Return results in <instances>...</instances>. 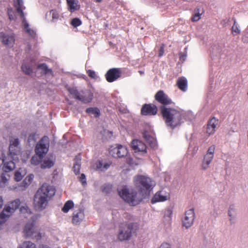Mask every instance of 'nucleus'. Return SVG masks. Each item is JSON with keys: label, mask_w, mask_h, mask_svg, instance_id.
I'll use <instances>...</instances> for the list:
<instances>
[{"label": "nucleus", "mask_w": 248, "mask_h": 248, "mask_svg": "<svg viewBox=\"0 0 248 248\" xmlns=\"http://www.w3.org/2000/svg\"><path fill=\"white\" fill-rule=\"evenodd\" d=\"M134 182L140 191L138 193L133 189L129 191L126 186H120L117 189L119 196L132 206L139 204L145 195L149 194V192L155 185L154 182L150 178L143 175L134 177Z\"/></svg>", "instance_id": "1"}, {"label": "nucleus", "mask_w": 248, "mask_h": 248, "mask_svg": "<svg viewBox=\"0 0 248 248\" xmlns=\"http://www.w3.org/2000/svg\"><path fill=\"white\" fill-rule=\"evenodd\" d=\"M160 109L167 126L173 129L179 126L184 122L185 114L184 111L167 106H161Z\"/></svg>", "instance_id": "2"}, {"label": "nucleus", "mask_w": 248, "mask_h": 248, "mask_svg": "<svg viewBox=\"0 0 248 248\" xmlns=\"http://www.w3.org/2000/svg\"><path fill=\"white\" fill-rule=\"evenodd\" d=\"M14 6L17 13L23 19L22 26L24 31L28 35L33 38L36 35L35 31L31 28L24 18L23 11L25 9L23 0H14Z\"/></svg>", "instance_id": "3"}, {"label": "nucleus", "mask_w": 248, "mask_h": 248, "mask_svg": "<svg viewBox=\"0 0 248 248\" xmlns=\"http://www.w3.org/2000/svg\"><path fill=\"white\" fill-rule=\"evenodd\" d=\"M20 204V200L16 199L5 205L2 212L0 213V224L4 223L19 207Z\"/></svg>", "instance_id": "4"}, {"label": "nucleus", "mask_w": 248, "mask_h": 248, "mask_svg": "<svg viewBox=\"0 0 248 248\" xmlns=\"http://www.w3.org/2000/svg\"><path fill=\"white\" fill-rule=\"evenodd\" d=\"M68 91L71 95L76 99L86 104L92 101L93 93L89 90H82L79 92L75 88H69Z\"/></svg>", "instance_id": "5"}, {"label": "nucleus", "mask_w": 248, "mask_h": 248, "mask_svg": "<svg viewBox=\"0 0 248 248\" xmlns=\"http://www.w3.org/2000/svg\"><path fill=\"white\" fill-rule=\"evenodd\" d=\"M20 153V142L18 138L11 137L10 139L9 153L8 157L10 158V161H15L18 159L17 155Z\"/></svg>", "instance_id": "6"}, {"label": "nucleus", "mask_w": 248, "mask_h": 248, "mask_svg": "<svg viewBox=\"0 0 248 248\" xmlns=\"http://www.w3.org/2000/svg\"><path fill=\"white\" fill-rule=\"evenodd\" d=\"M49 147V140L47 136L43 137L36 144L35 151L40 157H43L48 152Z\"/></svg>", "instance_id": "7"}, {"label": "nucleus", "mask_w": 248, "mask_h": 248, "mask_svg": "<svg viewBox=\"0 0 248 248\" xmlns=\"http://www.w3.org/2000/svg\"><path fill=\"white\" fill-rule=\"evenodd\" d=\"M0 41L5 46L11 48L15 43V35L11 31H5L0 32Z\"/></svg>", "instance_id": "8"}, {"label": "nucleus", "mask_w": 248, "mask_h": 248, "mask_svg": "<svg viewBox=\"0 0 248 248\" xmlns=\"http://www.w3.org/2000/svg\"><path fill=\"white\" fill-rule=\"evenodd\" d=\"M36 192L50 201L55 195L56 189L52 186L47 184H44L38 188Z\"/></svg>", "instance_id": "9"}, {"label": "nucleus", "mask_w": 248, "mask_h": 248, "mask_svg": "<svg viewBox=\"0 0 248 248\" xmlns=\"http://www.w3.org/2000/svg\"><path fill=\"white\" fill-rule=\"evenodd\" d=\"M49 201L36 192L34 196L33 202L34 209L38 212L43 211L47 207Z\"/></svg>", "instance_id": "10"}, {"label": "nucleus", "mask_w": 248, "mask_h": 248, "mask_svg": "<svg viewBox=\"0 0 248 248\" xmlns=\"http://www.w3.org/2000/svg\"><path fill=\"white\" fill-rule=\"evenodd\" d=\"M24 232L27 237H33L38 240L42 237V234L34 227L33 221L27 223L24 228Z\"/></svg>", "instance_id": "11"}, {"label": "nucleus", "mask_w": 248, "mask_h": 248, "mask_svg": "<svg viewBox=\"0 0 248 248\" xmlns=\"http://www.w3.org/2000/svg\"><path fill=\"white\" fill-rule=\"evenodd\" d=\"M128 153L125 146L121 145L116 147L111 146L109 149V154L115 158H122L125 156Z\"/></svg>", "instance_id": "12"}, {"label": "nucleus", "mask_w": 248, "mask_h": 248, "mask_svg": "<svg viewBox=\"0 0 248 248\" xmlns=\"http://www.w3.org/2000/svg\"><path fill=\"white\" fill-rule=\"evenodd\" d=\"M194 218V209L191 208L186 211L182 220L183 226L187 229L190 227L193 223Z\"/></svg>", "instance_id": "13"}, {"label": "nucleus", "mask_w": 248, "mask_h": 248, "mask_svg": "<svg viewBox=\"0 0 248 248\" xmlns=\"http://www.w3.org/2000/svg\"><path fill=\"white\" fill-rule=\"evenodd\" d=\"M121 71L120 68H113L109 69L105 75L107 81L112 82L118 79L121 76Z\"/></svg>", "instance_id": "14"}, {"label": "nucleus", "mask_w": 248, "mask_h": 248, "mask_svg": "<svg viewBox=\"0 0 248 248\" xmlns=\"http://www.w3.org/2000/svg\"><path fill=\"white\" fill-rule=\"evenodd\" d=\"M84 217L85 215L83 209L81 208L75 209L72 214V222L74 225H79L84 220Z\"/></svg>", "instance_id": "15"}, {"label": "nucleus", "mask_w": 248, "mask_h": 248, "mask_svg": "<svg viewBox=\"0 0 248 248\" xmlns=\"http://www.w3.org/2000/svg\"><path fill=\"white\" fill-rule=\"evenodd\" d=\"M170 197L169 192L163 189L155 193L152 199L151 202L152 203L164 202L169 199Z\"/></svg>", "instance_id": "16"}, {"label": "nucleus", "mask_w": 248, "mask_h": 248, "mask_svg": "<svg viewBox=\"0 0 248 248\" xmlns=\"http://www.w3.org/2000/svg\"><path fill=\"white\" fill-rule=\"evenodd\" d=\"M131 146L135 152H138L141 154L146 153V145L140 140H133Z\"/></svg>", "instance_id": "17"}, {"label": "nucleus", "mask_w": 248, "mask_h": 248, "mask_svg": "<svg viewBox=\"0 0 248 248\" xmlns=\"http://www.w3.org/2000/svg\"><path fill=\"white\" fill-rule=\"evenodd\" d=\"M155 98L158 102L164 105L163 106H166L172 103L171 99L162 91H158L156 93Z\"/></svg>", "instance_id": "18"}, {"label": "nucleus", "mask_w": 248, "mask_h": 248, "mask_svg": "<svg viewBox=\"0 0 248 248\" xmlns=\"http://www.w3.org/2000/svg\"><path fill=\"white\" fill-rule=\"evenodd\" d=\"M228 216L230 225H234L237 222V209L234 204L229 206L228 210Z\"/></svg>", "instance_id": "19"}, {"label": "nucleus", "mask_w": 248, "mask_h": 248, "mask_svg": "<svg viewBox=\"0 0 248 248\" xmlns=\"http://www.w3.org/2000/svg\"><path fill=\"white\" fill-rule=\"evenodd\" d=\"M143 136L146 142L152 148H155L156 145V140L154 137V133L151 130H145Z\"/></svg>", "instance_id": "20"}, {"label": "nucleus", "mask_w": 248, "mask_h": 248, "mask_svg": "<svg viewBox=\"0 0 248 248\" xmlns=\"http://www.w3.org/2000/svg\"><path fill=\"white\" fill-rule=\"evenodd\" d=\"M131 236V228L130 225H125L118 234V239L121 241L127 240Z\"/></svg>", "instance_id": "21"}, {"label": "nucleus", "mask_w": 248, "mask_h": 248, "mask_svg": "<svg viewBox=\"0 0 248 248\" xmlns=\"http://www.w3.org/2000/svg\"><path fill=\"white\" fill-rule=\"evenodd\" d=\"M46 18L51 22L55 23L61 20L59 12L55 9H52L46 14Z\"/></svg>", "instance_id": "22"}, {"label": "nucleus", "mask_w": 248, "mask_h": 248, "mask_svg": "<svg viewBox=\"0 0 248 248\" xmlns=\"http://www.w3.org/2000/svg\"><path fill=\"white\" fill-rule=\"evenodd\" d=\"M157 108L155 105H144L141 108L142 115H155L156 114Z\"/></svg>", "instance_id": "23"}, {"label": "nucleus", "mask_w": 248, "mask_h": 248, "mask_svg": "<svg viewBox=\"0 0 248 248\" xmlns=\"http://www.w3.org/2000/svg\"><path fill=\"white\" fill-rule=\"evenodd\" d=\"M218 123V120L215 118H213L208 122L206 131L209 135L213 134L215 132Z\"/></svg>", "instance_id": "24"}, {"label": "nucleus", "mask_w": 248, "mask_h": 248, "mask_svg": "<svg viewBox=\"0 0 248 248\" xmlns=\"http://www.w3.org/2000/svg\"><path fill=\"white\" fill-rule=\"evenodd\" d=\"M54 164V161L52 156H47L45 158L41 165L42 169L50 168Z\"/></svg>", "instance_id": "25"}, {"label": "nucleus", "mask_w": 248, "mask_h": 248, "mask_svg": "<svg viewBox=\"0 0 248 248\" xmlns=\"http://www.w3.org/2000/svg\"><path fill=\"white\" fill-rule=\"evenodd\" d=\"M67 2L68 9L72 13L78 10L80 8L77 0H67Z\"/></svg>", "instance_id": "26"}, {"label": "nucleus", "mask_w": 248, "mask_h": 248, "mask_svg": "<svg viewBox=\"0 0 248 248\" xmlns=\"http://www.w3.org/2000/svg\"><path fill=\"white\" fill-rule=\"evenodd\" d=\"M110 163L103 161H98L96 162V169L102 171L106 170L109 167Z\"/></svg>", "instance_id": "27"}, {"label": "nucleus", "mask_w": 248, "mask_h": 248, "mask_svg": "<svg viewBox=\"0 0 248 248\" xmlns=\"http://www.w3.org/2000/svg\"><path fill=\"white\" fill-rule=\"evenodd\" d=\"M80 161L81 157L79 155L77 156L75 158L73 169L76 174H78L80 172L81 166Z\"/></svg>", "instance_id": "28"}, {"label": "nucleus", "mask_w": 248, "mask_h": 248, "mask_svg": "<svg viewBox=\"0 0 248 248\" xmlns=\"http://www.w3.org/2000/svg\"><path fill=\"white\" fill-rule=\"evenodd\" d=\"M179 88L183 91H186L187 89V80L185 78H180L177 82Z\"/></svg>", "instance_id": "29"}, {"label": "nucleus", "mask_w": 248, "mask_h": 248, "mask_svg": "<svg viewBox=\"0 0 248 248\" xmlns=\"http://www.w3.org/2000/svg\"><path fill=\"white\" fill-rule=\"evenodd\" d=\"M213 159V157L205 155L202 163V169L203 170H207Z\"/></svg>", "instance_id": "30"}, {"label": "nucleus", "mask_w": 248, "mask_h": 248, "mask_svg": "<svg viewBox=\"0 0 248 248\" xmlns=\"http://www.w3.org/2000/svg\"><path fill=\"white\" fill-rule=\"evenodd\" d=\"M7 172L2 173L0 176L1 180L0 181V186L4 187L5 186L6 184L10 178V176L7 173Z\"/></svg>", "instance_id": "31"}, {"label": "nucleus", "mask_w": 248, "mask_h": 248, "mask_svg": "<svg viewBox=\"0 0 248 248\" xmlns=\"http://www.w3.org/2000/svg\"><path fill=\"white\" fill-rule=\"evenodd\" d=\"M74 206V203L71 200H69L64 203V206L62 209V210L63 212L67 213L70 209L73 208Z\"/></svg>", "instance_id": "32"}, {"label": "nucleus", "mask_w": 248, "mask_h": 248, "mask_svg": "<svg viewBox=\"0 0 248 248\" xmlns=\"http://www.w3.org/2000/svg\"><path fill=\"white\" fill-rule=\"evenodd\" d=\"M86 112L91 116L97 117L100 115V110L97 108H87Z\"/></svg>", "instance_id": "33"}, {"label": "nucleus", "mask_w": 248, "mask_h": 248, "mask_svg": "<svg viewBox=\"0 0 248 248\" xmlns=\"http://www.w3.org/2000/svg\"><path fill=\"white\" fill-rule=\"evenodd\" d=\"M20 211L22 214L25 215L27 214L28 215L27 216L25 215V217H28V216H31V218H32V216L31 215V212L27 205L21 206V207L20 208Z\"/></svg>", "instance_id": "34"}, {"label": "nucleus", "mask_w": 248, "mask_h": 248, "mask_svg": "<svg viewBox=\"0 0 248 248\" xmlns=\"http://www.w3.org/2000/svg\"><path fill=\"white\" fill-rule=\"evenodd\" d=\"M202 14V12L200 13L199 9H196L194 10L193 16L191 17V20L193 22H196L199 21L201 17Z\"/></svg>", "instance_id": "35"}, {"label": "nucleus", "mask_w": 248, "mask_h": 248, "mask_svg": "<svg viewBox=\"0 0 248 248\" xmlns=\"http://www.w3.org/2000/svg\"><path fill=\"white\" fill-rule=\"evenodd\" d=\"M22 71L26 75H31L32 73V69L27 63H23L21 66Z\"/></svg>", "instance_id": "36"}, {"label": "nucleus", "mask_w": 248, "mask_h": 248, "mask_svg": "<svg viewBox=\"0 0 248 248\" xmlns=\"http://www.w3.org/2000/svg\"><path fill=\"white\" fill-rule=\"evenodd\" d=\"M17 248H36L35 245L31 241H25L18 245Z\"/></svg>", "instance_id": "37"}, {"label": "nucleus", "mask_w": 248, "mask_h": 248, "mask_svg": "<svg viewBox=\"0 0 248 248\" xmlns=\"http://www.w3.org/2000/svg\"><path fill=\"white\" fill-rule=\"evenodd\" d=\"M37 140V135L35 133H33L31 134L28 139V142L30 146L33 145Z\"/></svg>", "instance_id": "38"}, {"label": "nucleus", "mask_w": 248, "mask_h": 248, "mask_svg": "<svg viewBox=\"0 0 248 248\" xmlns=\"http://www.w3.org/2000/svg\"><path fill=\"white\" fill-rule=\"evenodd\" d=\"M38 68L42 70L46 74H51L52 73L51 69L48 68L46 64L45 63L39 65L38 66Z\"/></svg>", "instance_id": "39"}, {"label": "nucleus", "mask_w": 248, "mask_h": 248, "mask_svg": "<svg viewBox=\"0 0 248 248\" xmlns=\"http://www.w3.org/2000/svg\"><path fill=\"white\" fill-rule=\"evenodd\" d=\"M42 158L43 157H40V156L37 155H36L33 156L31 160V164L33 165H38L41 162Z\"/></svg>", "instance_id": "40"}, {"label": "nucleus", "mask_w": 248, "mask_h": 248, "mask_svg": "<svg viewBox=\"0 0 248 248\" xmlns=\"http://www.w3.org/2000/svg\"><path fill=\"white\" fill-rule=\"evenodd\" d=\"M232 31L234 35H236L240 33V30H239L237 25L236 24L235 21H234V24L232 27Z\"/></svg>", "instance_id": "41"}, {"label": "nucleus", "mask_w": 248, "mask_h": 248, "mask_svg": "<svg viewBox=\"0 0 248 248\" xmlns=\"http://www.w3.org/2000/svg\"><path fill=\"white\" fill-rule=\"evenodd\" d=\"M82 23L81 21L78 18H73L71 22V25L74 27H77L79 26Z\"/></svg>", "instance_id": "42"}, {"label": "nucleus", "mask_w": 248, "mask_h": 248, "mask_svg": "<svg viewBox=\"0 0 248 248\" xmlns=\"http://www.w3.org/2000/svg\"><path fill=\"white\" fill-rule=\"evenodd\" d=\"M21 169L16 171L15 173V179L16 181L18 182L21 180L24 174L21 173L20 171Z\"/></svg>", "instance_id": "43"}, {"label": "nucleus", "mask_w": 248, "mask_h": 248, "mask_svg": "<svg viewBox=\"0 0 248 248\" xmlns=\"http://www.w3.org/2000/svg\"><path fill=\"white\" fill-rule=\"evenodd\" d=\"M215 150V145H212V146H210L209 148V149L207 152V153L205 155L213 158Z\"/></svg>", "instance_id": "44"}, {"label": "nucleus", "mask_w": 248, "mask_h": 248, "mask_svg": "<svg viewBox=\"0 0 248 248\" xmlns=\"http://www.w3.org/2000/svg\"><path fill=\"white\" fill-rule=\"evenodd\" d=\"M112 189V186L111 185H105L102 186V191L106 193H109Z\"/></svg>", "instance_id": "45"}, {"label": "nucleus", "mask_w": 248, "mask_h": 248, "mask_svg": "<svg viewBox=\"0 0 248 248\" xmlns=\"http://www.w3.org/2000/svg\"><path fill=\"white\" fill-rule=\"evenodd\" d=\"M171 215H172L171 210L170 209H168L165 212L164 217L166 218V220H167V221L168 222H170V221L171 219Z\"/></svg>", "instance_id": "46"}, {"label": "nucleus", "mask_w": 248, "mask_h": 248, "mask_svg": "<svg viewBox=\"0 0 248 248\" xmlns=\"http://www.w3.org/2000/svg\"><path fill=\"white\" fill-rule=\"evenodd\" d=\"M87 73L88 76L92 78L96 79L97 78L95 72L93 70H87Z\"/></svg>", "instance_id": "47"}, {"label": "nucleus", "mask_w": 248, "mask_h": 248, "mask_svg": "<svg viewBox=\"0 0 248 248\" xmlns=\"http://www.w3.org/2000/svg\"><path fill=\"white\" fill-rule=\"evenodd\" d=\"M25 178H26V181H28V183L31 184L33 180V175H30L29 176H27Z\"/></svg>", "instance_id": "48"}, {"label": "nucleus", "mask_w": 248, "mask_h": 248, "mask_svg": "<svg viewBox=\"0 0 248 248\" xmlns=\"http://www.w3.org/2000/svg\"><path fill=\"white\" fill-rule=\"evenodd\" d=\"M158 248H170V246L168 243H164Z\"/></svg>", "instance_id": "49"}, {"label": "nucleus", "mask_w": 248, "mask_h": 248, "mask_svg": "<svg viewBox=\"0 0 248 248\" xmlns=\"http://www.w3.org/2000/svg\"><path fill=\"white\" fill-rule=\"evenodd\" d=\"M164 46H163V45L162 46H161L159 49V54H158V56L159 57H161L163 55V54H164Z\"/></svg>", "instance_id": "50"}, {"label": "nucleus", "mask_w": 248, "mask_h": 248, "mask_svg": "<svg viewBox=\"0 0 248 248\" xmlns=\"http://www.w3.org/2000/svg\"><path fill=\"white\" fill-rule=\"evenodd\" d=\"M12 12L11 10L8 9V14L10 20H13L15 18L14 16L11 14Z\"/></svg>", "instance_id": "51"}, {"label": "nucleus", "mask_w": 248, "mask_h": 248, "mask_svg": "<svg viewBox=\"0 0 248 248\" xmlns=\"http://www.w3.org/2000/svg\"><path fill=\"white\" fill-rule=\"evenodd\" d=\"M80 178L81 179V181H82V184H83L84 183H86V181H85V175L83 173H82L81 174V176L80 177Z\"/></svg>", "instance_id": "52"}, {"label": "nucleus", "mask_w": 248, "mask_h": 248, "mask_svg": "<svg viewBox=\"0 0 248 248\" xmlns=\"http://www.w3.org/2000/svg\"><path fill=\"white\" fill-rule=\"evenodd\" d=\"M242 40L244 43H248V34H245L243 37Z\"/></svg>", "instance_id": "53"}, {"label": "nucleus", "mask_w": 248, "mask_h": 248, "mask_svg": "<svg viewBox=\"0 0 248 248\" xmlns=\"http://www.w3.org/2000/svg\"><path fill=\"white\" fill-rule=\"evenodd\" d=\"M22 184L24 185V187H26L28 186L30 184L28 183V181H26V178L22 182Z\"/></svg>", "instance_id": "54"}, {"label": "nucleus", "mask_w": 248, "mask_h": 248, "mask_svg": "<svg viewBox=\"0 0 248 248\" xmlns=\"http://www.w3.org/2000/svg\"><path fill=\"white\" fill-rule=\"evenodd\" d=\"M3 204V200L1 196H0V208H1Z\"/></svg>", "instance_id": "55"}, {"label": "nucleus", "mask_w": 248, "mask_h": 248, "mask_svg": "<svg viewBox=\"0 0 248 248\" xmlns=\"http://www.w3.org/2000/svg\"><path fill=\"white\" fill-rule=\"evenodd\" d=\"M104 132H105V133H107V134H108V135H109V137H110V136H111V134H112L111 132H109V131H108V130H107V131L105 130V131H104Z\"/></svg>", "instance_id": "56"}, {"label": "nucleus", "mask_w": 248, "mask_h": 248, "mask_svg": "<svg viewBox=\"0 0 248 248\" xmlns=\"http://www.w3.org/2000/svg\"><path fill=\"white\" fill-rule=\"evenodd\" d=\"M139 72L140 73L141 75H143L144 74V72L142 71H139Z\"/></svg>", "instance_id": "57"}, {"label": "nucleus", "mask_w": 248, "mask_h": 248, "mask_svg": "<svg viewBox=\"0 0 248 248\" xmlns=\"http://www.w3.org/2000/svg\"><path fill=\"white\" fill-rule=\"evenodd\" d=\"M42 248H50L46 246H43Z\"/></svg>", "instance_id": "58"}, {"label": "nucleus", "mask_w": 248, "mask_h": 248, "mask_svg": "<svg viewBox=\"0 0 248 248\" xmlns=\"http://www.w3.org/2000/svg\"><path fill=\"white\" fill-rule=\"evenodd\" d=\"M102 0H95V1L97 2H100Z\"/></svg>", "instance_id": "59"}, {"label": "nucleus", "mask_w": 248, "mask_h": 248, "mask_svg": "<svg viewBox=\"0 0 248 248\" xmlns=\"http://www.w3.org/2000/svg\"><path fill=\"white\" fill-rule=\"evenodd\" d=\"M0 248H1V247H0Z\"/></svg>", "instance_id": "60"}]
</instances>
